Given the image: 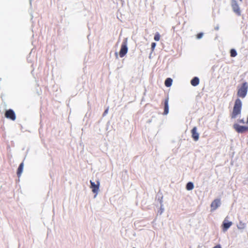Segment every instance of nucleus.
I'll use <instances>...</instances> for the list:
<instances>
[{
    "label": "nucleus",
    "mask_w": 248,
    "mask_h": 248,
    "mask_svg": "<svg viewBox=\"0 0 248 248\" xmlns=\"http://www.w3.org/2000/svg\"><path fill=\"white\" fill-rule=\"evenodd\" d=\"M172 80L170 78H168L165 81V85L166 87H170L172 84Z\"/></svg>",
    "instance_id": "obj_14"
},
{
    "label": "nucleus",
    "mask_w": 248,
    "mask_h": 248,
    "mask_svg": "<svg viewBox=\"0 0 248 248\" xmlns=\"http://www.w3.org/2000/svg\"><path fill=\"white\" fill-rule=\"evenodd\" d=\"M232 224L231 221H227L226 218H225L222 224L223 231H227L232 226Z\"/></svg>",
    "instance_id": "obj_9"
},
{
    "label": "nucleus",
    "mask_w": 248,
    "mask_h": 248,
    "mask_svg": "<svg viewBox=\"0 0 248 248\" xmlns=\"http://www.w3.org/2000/svg\"><path fill=\"white\" fill-rule=\"evenodd\" d=\"M238 122L241 123V124H244L245 123L244 120L243 119L239 120H238Z\"/></svg>",
    "instance_id": "obj_21"
},
{
    "label": "nucleus",
    "mask_w": 248,
    "mask_h": 248,
    "mask_svg": "<svg viewBox=\"0 0 248 248\" xmlns=\"http://www.w3.org/2000/svg\"><path fill=\"white\" fill-rule=\"evenodd\" d=\"M240 225H241V226H238V228L239 229H243L245 227V224H242L241 223H240Z\"/></svg>",
    "instance_id": "obj_20"
},
{
    "label": "nucleus",
    "mask_w": 248,
    "mask_h": 248,
    "mask_svg": "<svg viewBox=\"0 0 248 248\" xmlns=\"http://www.w3.org/2000/svg\"><path fill=\"white\" fill-rule=\"evenodd\" d=\"M108 108H107V109L105 110V111H104V115H105V114H107V113H108Z\"/></svg>",
    "instance_id": "obj_22"
},
{
    "label": "nucleus",
    "mask_w": 248,
    "mask_h": 248,
    "mask_svg": "<svg viewBox=\"0 0 248 248\" xmlns=\"http://www.w3.org/2000/svg\"><path fill=\"white\" fill-rule=\"evenodd\" d=\"M24 163L22 162L19 166L17 170V175L18 177L21 176V174L23 171V170Z\"/></svg>",
    "instance_id": "obj_12"
},
{
    "label": "nucleus",
    "mask_w": 248,
    "mask_h": 248,
    "mask_svg": "<svg viewBox=\"0 0 248 248\" xmlns=\"http://www.w3.org/2000/svg\"><path fill=\"white\" fill-rule=\"evenodd\" d=\"M160 35L158 32H156L155 36H154V39L156 41H158L160 40Z\"/></svg>",
    "instance_id": "obj_17"
},
{
    "label": "nucleus",
    "mask_w": 248,
    "mask_h": 248,
    "mask_svg": "<svg viewBox=\"0 0 248 248\" xmlns=\"http://www.w3.org/2000/svg\"><path fill=\"white\" fill-rule=\"evenodd\" d=\"M242 103L241 100L237 98L235 100L234 104L232 108V111L230 114V117L232 119L237 118L241 113Z\"/></svg>",
    "instance_id": "obj_1"
},
{
    "label": "nucleus",
    "mask_w": 248,
    "mask_h": 248,
    "mask_svg": "<svg viewBox=\"0 0 248 248\" xmlns=\"http://www.w3.org/2000/svg\"><path fill=\"white\" fill-rule=\"evenodd\" d=\"M156 46V44L155 43H152V44H151V48H152V51H154L155 47Z\"/></svg>",
    "instance_id": "obj_18"
},
{
    "label": "nucleus",
    "mask_w": 248,
    "mask_h": 248,
    "mask_svg": "<svg viewBox=\"0 0 248 248\" xmlns=\"http://www.w3.org/2000/svg\"><path fill=\"white\" fill-rule=\"evenodd\" d=\"M202 36H203L202 33H199L197 35V38L198 39H200L202 37Z\"/></svg>",
    "instance_id": "obj_19"
},
{
    "label": "nucleus",
    "mask_w": 248,
    "mask_h": 248,
    "mask_svg": "<svg viewBox=\"0 0 248 248\" xmlns=\"http://www.w3.org/2000/svg\"><path fill=\"white\" fill-rule=\"evenodd\" d=\"M190 82L192 86H196L199 84V79L197 77H194Z\"/></svg>",
    "instance_id": "obj_13"
},
{
    "label": "nucleus",
    "mask_w": 248,
    "mask_h": 248,
    "mask_svg": "<svg viewBox=\"0 0 248 248\" xmlns=\"http://www.w3.org/2000/svg\"><path fill=\"white\" fill-rule=\"evenodd\" d=\"M5 116L7 119H9L12 121H15L16 119V116L13 110L9 109L6 111Z\"/></svg>",
    "instance_id": "obj_5"
},
{
    "label": "nucleus",
    "mask_w": 248,
    "mask_h": 248,
    "mask_svg": "<svg viewBox=\"0 0 248 248\" xmlns=\"http://www.w3.org/2000/svg\"><path fill=\"white\" fill-rule=\"evenodd\" d=\"M169 97H167L164 101V115H167L169 113Z\"/></svg>",
    "instance_id": "obj_10"
},
{
    "label": "nucleus",
    "mask_w": 248,
    "mask_h": 248,
    "mask_svg": "<svg viewBox=\"0 0 248 248\" xmlns=\"http://www.w3.org/2000/svg\"><path fill=\"white\" fill-rule=\"evenodd\" d=\"M233 128L238 133H244L248 132V126L240 125L238 124H234Z\"/></svg>",
    "instance_id": "obj_3"
},
{
    "label": "nucleus",
    "mask_w": 248,
    "mask_h": 248,
    "mask_svg": "<svg viewBox=\"0 0 248 248\" xmlns=\"http://www.w3.org/2000/svg\"><path fill=\"white\" fill-rule=\"evenodd\" d=\"M231 56L232 57H234L237 55V52L235 50L232 49L230 51Z\"/></svg>",
    "instance_id": "obj_16"
},
{
    "label": "nucleus",
    "mask_w": 248,
    "mask_h": 248,
    "mask_svg": "<svg viewBox=\"0 0 248 248\" xmlns=\"http://www.w3.org/2000/svg\"><path fill=\"white\" fill-rule=\"evenodd\" d=\"M248 86L247 82H244L241 87L238 88L237 95L238 97L244 98L248 92Z\"/></svg>",
    "instance_id": "obj_2"
},
{
    "label": "nucleus",
    "mask_w": 248,
    "mask_h": 248,
    "mask_svg": "<svg viewBox=\"0 0 248 248\" xmlns=\"http://www.w3.org/2000/svg\"><path fill=\"white\" fill-rule=\"evenodd\" d=\"M91 183V188L92 189V191L94 193H97L99 190V182H97V184H95L94 182L90 181Z\"/></svg>",
    "instance_id": "obj_7"
},
{
    "label": "nucleus",
    "mask_w": 248,
    "mask_h": 248,
    "mask_svg": "<svg viewBox=\"0 0 248 248\" xmlns=\"http://www.w3.org/2000/svg\"><path fill=\"white\" fill-rule=\"evenodd\" d=\"M197 128L196 127H194L191 130L192 137L195 141H197L199 138V134L197 132Z\"/></svg>",
    "instance_id": "obj_8"
},
{
    "label": "nucleus",
    "mask_w": 248,
    "mask_h": 248,
    "mask_svg": "<svg viewBox=\"0 0 248 248\" xmlns=\"http://www.w3.org/2000/svg\"><path fill=\"white\" fill-rule=\"evenodd\" d=\"M220 204V200L217 199L214 200L211 204V208L212 211L217 209Z\"/></svg>",
    "instance_id": "obj_6"
},
{
    "label": "nucleus",
    "mask_w": 248,
    "mask_h": 248,
    "mask_svg": "<svg viewBox=\"0 0 248 248\" xmlns=\"http://www.w3.org/2000/svg\"><path fill=\"white\" fill-rule=\"evenodd\" d=\"M194 186L192 182H188L186 186V188L188 190H190L193 189Z\"/></svg>",
    "instance_id": "obj_15"
},
{
    "label": "nucleus",
    "mask_w": 248,
    "mask_h": 248,
    "mask_svg": "<svg viewBox=\"0 0 248 248\" xmlns=\"http://www.w3.org/2000/svg\"><path fill=\"white\" fill-rule=\"evenodd\" d=\"M213 248H221L219 245H218L215 246Z\"/></svg>",
    "instance_id": "obj_23"
},
{
    "label": "nucleus",
    "mask_w": 248,
    "mask_h": 248,
    "mask_svg": "<svg viewBox=\"0 0 248 248\" xmlns=\"http://www.w3.org/2000/svg\"><path fill=\"white\" fill-rule=\"evenodd\" d=\"M232 7L233 11L237 15H240L241 11L238 4L236 2H235L234 4L232 5Z\"/></svg>",
    "instance_id": "obj_11"
},
{
    "label": "nucleus",
    "mask_w": 248,
    "mask_h": 248,
    "mask_svg": "<svg viewBox=\"0 0 248 248\" xmlns=\"http://www.w3.org/2000/svg\"><path fill=\"white\" fill-rule=\"evenodd\" d=\"M239 0L241 1H242V0Z\"/></svg>",
    "instance_id": "obj_24"
},
{
    "label": "nucleus",
    "mask_w": 248,
    "mask_h": 248,
    "mask_svg": "<svg viewBox=\"0 0 248 248\" xmlns=\"http://www.w3.org/2000/svg\"><path fill=\"white\" fill-rule=\"evenodd\" d=\"M128 51V47L127 46V42L126 41L123 42L121 46V49L119 52V56L121 58L124 57Z\"/></svg>",
    "instance_id": "obj_4"
}]
</instances>
